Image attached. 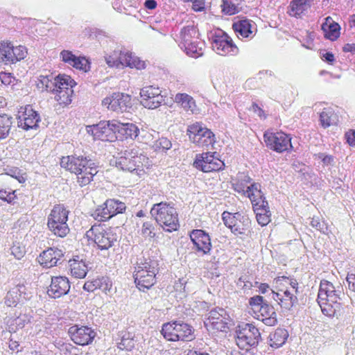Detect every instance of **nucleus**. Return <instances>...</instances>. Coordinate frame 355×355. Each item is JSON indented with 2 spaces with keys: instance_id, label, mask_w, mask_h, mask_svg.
<instances>
[{
  "instance_id": "f257e3e1",
  "label": "nucleus",
  "mask_w": 355,
  "mask_h": 355,
  "mask_svg": "<svg viewBox=\"0 0 355 355\" xmlns=\"http://www.w3.org/2000/svg\"><path fill=\"white\" fill-rule=\"evenodd\" d=\"M273 284L275 289L272 291L274 299L282 309L291 310L297 302V281L291 277L278 276L274 279Z\"/></svg>"
},
{
  "instance_id": "f03ea898",
  "label": "nucleus",
  "mask_w": 355,
  "mask_h": 355,
  "mask_svg": "<svg viewBox=\"0 0 355 355\" xmlns=\"http://www.w3.org/2000/svg\"><path fill=\"white\" fill-rule=\"evenodd\" d=\"M115 165L123 171L141 175L149 168L150 164L146 155L139 153L136 149L132 148L122 152L116 158Z\"/></svg>"
},
{
  "instance_id": "7ed1b4c3",
  "label": "nucleus",
  "mask_w": 355,
  "mask_h": 355,
  "mask_svg": "<svg viewBox=\"0 0 355 355\" xmlns=\"http://www.w3.org/2000/svg\"><path fill=\"white\" fill-rule=\"evenodd\" d=\"M89 241L94 243L101 250L112 248L118 240L116 229L105 223H96L86 232Z\"/></svg>"
},
{
  "instance_id": "20e7f679",
  "label": "nucleus",
  "mask_w": 355,
  "mask_h": 355,
  "mask_svg": "<svg viewBox=\"0 0 355 355\" xmlns=\"http://www.w3.org/2000/svg\"><path fill=\"white\" fill-rule=\"evenodd\" d=\"M150 214L156 222L166 232L176 231L179 227L178 212L172 203L161 202L153 205Z\"/></svg>"
},
{
  "instance_id": "39448f33",
  "label": "nucleus",
  "mask_w": 355,
  "mask_h": 355,
  "mask_svg": "<svg viewBox=\"0 0 355 355\" xmlns=\"http://www.w3.org/2000/svg\"><path fill=\"white\" fill-rule=\"evenodd\" d=\"M267 148L277 153H291L294 151L291 134L281 130L268 129L263 135Z\"/></svg>"
},
{
  "instance_id": "423d86ee",
  "label": "nucleus",
  "mask_w": 355,
  "mask_h": 355,
  "mask_svg": "<svg viewBox=\"0 0 355 355\" xmlns=\"http://www.w3.org/2000/svg\"><path fill=\"white\" fill-rule=\"evenodd\" d=\"M161 334L170 342H189L195 339V330L190 324L180 321L163 324Z\"/></svg>"
},
{
  "instance_id": "0eeeda50",
  "label": "nucleus",
  "mask_w": 355,
  "mask_h": 355,
  "mask_svg": "<svg viewBox=\"0 0 355 355\" xmlns=\"http://www.w3.org/2000/svg\"><path fill=\"white\" fill-rule=\"evenodd\" d=\"M69 211L62 204H56L51 209L47 218V227L55 236L64 238L69 233Z\"/></svg>"
},
{
  "instance_id": "6e6552de",
  "label": "nucleus",
  "mask_w": 355,
  "mask_h": 355,
  "mask_svg": "<svg viewBox=\"0 0 355 355\" xmlns=\"http://www.w3.org/2000/svg\"><path fill=\"white\" fill-rule=\"evenodd\" d=\"M222 219L224 225L236 236H248L251 232V220L243 213L225 211L222 214Z\"/></svg>"
},
{
  "instance_id": "1a4fd4ad",
  "label": "nucleus",
  "mask_w": 355,
  "mask_h": 355,
  "mask_svg": "<svg viewBox=\"0 0 355 355\" xmlns=\"http://www.w3.org/2000/svg\"><path fill=\"white\" fill-rule=\"evenodd\" d=\"M157 269L148 262L141 263L135 266L133 277L136 287L145 292L157 282Z\"/></svg>"
},
{
  "instance_id": "9d476101",
  "label": "nucleus",
  "mask_w": 355,
  "mask_h": 355,
  "mask_svg": "<svg viewBox=\"0 0 355 355\" xmlns=\"http://www.w3.org/2000/svg\"><path fill=\"white\" fill-rule=\"evenodd\" d=\"M200 33L194 26H187L181 31L182 46L186 53L194 58H198L203 55V44L199 42Z\"/></svg>"
},
{
  "instance_id": "9b49d317",
  "label": "nucleus",
  "mask_w": 355,
  "mask_h": 355,
  "mask_svg": "<svg viewBox=\"0 0 355 355\" xmlns=\"http://www.w3.org/2000/svg\"><path fill=\"white\" fill-rule=\"evenodd\" d=\"M28 54L26 46H15L9 40L0 41V64L11 65L24 60Z\"/></svg>"
},
{
  "instance_id": "f8f14e48",
  "label": "nucleus",
  "mask_w": 355,
  "mask_h": 355,
  "mask_svg": "<svg viewBox=\"0 0 355 355\" xmlns=\"http://www.w3.org/2000/svg\"><path fill=\"white\" fill-rule=\"evenodd\" d=\"M187 135L189 140L200 148H207L216 142L213 132L198 122L188 126Z\"/></svg>"
},
{
  "instance_id": "ddd939ff",
  "label": "nucleus",
  "mask_w": 355,
  "mask_h": 355,
  "mask_svg": "<svg viewBox=\"0 0 355 355\" xmlns=\"http://www.w3.org/2000/svg\"><path fill=\"white\" fill-rule=\"evenodd\" d=\"M105 60L107 64L112 67H118L122 65L139 70L146 68L145 62L140 60L138 57L135 56L129 51L115 50L111 54L105 57Z\"/></svg>"
},
{
  "instance_id": "4468645a",
  "label": "nucleus",
  "mask_w": 355,
  "mask_h": 355,
  "mask_svg": "<svg viewBox=\"0 0 355 355\" xmlns=\"http://www.w3.org/2000/svg\"><path fill=\"white\" fill-rule=\"evenodd\" d=\"M105 60L107 64L112 67H118L122 65L139 70L146 68L145 62L140 60L138 57L135 56L129 51L115 50L111 54L105 57Z\"/></svg>"
},
{
  "instance_id": "2eb2a0df",
  "label": "nucleus",
  "mask_w": 355,
  "mask_h": 355,
  "mask_svg": "<svg viewBox=\"0 0 355 355\" xmlns=\"http://www.w3.org/2000/svg\"><path fill=\"white\" fill-rule=\"evenodd\" d=\"M115 128V119L103 120L96 124L87 125L86 131L94 140L112 142L117 139Z\"/></svg>"
},
{
  "instance_id": "dca6fc26",
  "label": "nucleus",
  "mask_w": 355,
  "mask_h": 355,
  "mask_svg": "<svg viewBox=\"0 0 355 355\" xmlns=\"http://www.w3.org/2000/svg\"><path fill=\"white\" fill-rule=\"evenodd\" d=\"M125 209L124 202L110 198L96 208L93 216L99 222H105L119 214H122Z\"/></svg>"
},
{
  "instance_id": "f3484780",
  "label": "nucleus",
  "mask_w": 355,
  "mask_h": 355,
  "mask_svg": "<svg viewBox=\"0 0 355 355\" xmlns=\"http://www.w3.org/2000/svg\"><path fill=\"white\" fill-rule=\"evenodd\" d=\"M193 166L204 173H211L223 170L225 164L216 152H206L196 155Z\"/></svg>"
},
{
  "instance_id": "a211bd4d",
  "label": "nucleus",
  "mask_w": 355,
  "mask_h": 355,
  "mask_svg": "<svg viewBox=\"0 0 355 355\" xmlns=\"http://www.w3.org/2000/svg\"><path fill=\"white\" fill-rule=\"evenodd\" d=\"M260 338L259 329L252 324H246L245 328L239 332L236 342L241 349L250 351L252 347L258 345Z\"/></svg>"
},
{
  "instance_id": "6ab92c4d",
  "label": "nucleus",
  "mask_w": 355,
  "mask_h": 355,
  "mask_svg": "<svg viewBox=\"0 0 355 355\" xmlns=\"http://www.w3.org/2000/svg\"><path fill=\"white\" fill-rule=\"evenodd\" d=\"M131 96L123 92H114L102 100V105L107 110L123 112L131 107Z\"/></svg>"
},
{
  "instance_id": "aec40b11",
  "label": "nucleus",
  "mask_w": 355,
  "mask_h": 355,
  "mask_svg": "<svg viewBox=\"0 0 355 355\" xmlns=\"http://www.w3.org/2000/svg\"><path fill=\"white\" fill-rule=\"evenodd\" d=\"M212 47L221 55H235L239 53V48L232 39L225 33H216L212 39Z\"/></svg>"
},
{
  "instance_id": "412c9836",
  "label": "nucleus",
  "mask_w": 355,
  "mask_h": 355,
  "mask_svg": "<svg viewBox=\"0 0 355 355\" xmlns=\"http://www.w3.org/2000/svg\"><path fill=\"white\" fill-rule=\"evenodd\" d=\"M230 322V317L223 309H214L209 312L205 326L214 332H226L229 329Z\"/></svg>"
},
{
  "instance_id": "4be33fe9",
  "label": "nucleus",
  "mask_w": 355,
  "mask_h": 355,
  "mask_svg": "<svg viewBox=\"0 0 355 355\" xmlns=\"http://www.w3.org/2000/svg\"><path fill=\"white\" fill-rule=\"evenodd\" d=\"M333 284L327 281L322 280L318 295V303L324 315L331 317L333 315Z\"/></svg>"
},
{
  "instance_id": "5701e85b",
  "label": "nucleus",
  "mask_w": 355,
  "mask_h": 355,
  "mask_svg": "<svg viewBox=\"0 0 355 355\" xmlns=\"http://www.w3.org/2000/svg\"><path fill=\"white\" fill-rule=\"evenodd\" d=\"M19 126L28 130L36 128L40 121V114L30 105L21 107L17 115Z\"/></svg>"
},
{
  "instance_id": "b1692460",
  "label": "nucleus",
  "mask_w": 355,
  "mask_h": 355,
  "mask_svg": "<svg viewBox=\"0 0 355 355\" xmlns=\"http://www.w3.org/2000/svg\"><path fill=\"white\" fill-rule=\"evenodd\" d=\"M71 340L78 345H88L91 344L96 337V332L87 326H72L69 329Z\"/></svg>"
},
{
  "instance_id": "393cba45",
  "label": "nucleus",
  "mask_w": 355,
  "mask_h": 355,
  "mask_svg": "<svg viewBox=\"0 0 355 355\" xmlns=\"http://www.w3.org/2000/svg\"><path fill=\"white\" fill-rule=\"evenodd\" d=\"M163 101V96L161 95V90L157 87L146 86L140 92V102L148 109L158 107Z\"/></svg>"
},
{
  "instance_id": "a878e982",
  "label": "nucleus",
  "mask_w": 355,
  "mask_h": 355,
  "mask_svg": "<svg viewBox=\"0 0 355 355\" xmlns=\"http://www.w3.org/2000/svg\"><path fill=\"white\" fill-rule=\"evenodd\" d=\"M191 241L196 250L202 254H209L211 250V242L209 235L202 230H193L189 233Z\"/></svg>"
},
{
  "instance_id": "bb28decb",
  "label": "nucleus",
  "mask_w": 355,
  "mask_h": 355,
  "mask_svg": "<svg viewBox=\"0 0 355 355\" xmlns=\"http://www.w3.org/2000/svg\"><path fill=\"white\" fill-rule=\"evenodd\" d=\"M92 162L87 157L83 155H71L63 156L60 159V166L71 173H77L81 168L85 167Z\"/></svg>"
},
{
  "instance_id": "cd10ccee",
  "label": "nucleus",
  "mask_w": 355,
  "mask_h": 355,
  "mask_svg": "<svg viewBox=\"0 0 355 355\" xmlns=\"http://www.w3.org/2000/svg\"><path fill=\"white\" fill-rule=\"evenodd\" d=\"M27 300L26 288L24 284L19 283L8 291L4 297V302L8 306L15 307Z\"/></svg>"
},
{
  "instance_id": "c85d7f7f",
  "label": "nucleus",
  "mask_w": 355,
  "mask_h": 355,
  "mask_svg": "<svg viewBox=\"0 0 355 355\" xmlns=\"http://www.w3.org/2000/svg\"><path fill=\"white\" fill-rule=\"evenodd\" d=\"M62 257L63 253L61 250L57 248H49L40 253L38 262L43 268H51L57 266Z\"/></svg>"
},
{
  "instance_id": "c756f323",
  "label": "nucleus",
  "mask_w": 355,
  "mask_h": 355,
  "mask_svg": "<svg viewBox=\"0 0 355 355\" xmlns=\"http://www.w3.org/2000/svg\"><path fill=\"white\" fill-rule=\"evenodd\" d=\"M70 288L69 279L66 277L58 276L51 279L48 289V295L53 298H58L67 294Z\"/></svg>"
},
{
  "instance_id": "7c9ffc66",
  "label": "nucleus",
  "mask_w": 355,
  "mask_h": 355,
  "mask_svg": "<svg viewBox=\"0 0 355 355\" xmlns=\"http://www.w3.org/2000/svg\"><path fill=\"white\" fill-rule=\"evenodd\" d=\"M115 135L121 140L135 139L139 132L138 127L132 123H121L115 119Z\"/></svg>"
},
{
  "instance_id": "2f4dec72",
  "label": "nucleus",
  "mask_w": 355,
  "mask_h": 355,
  "mask_svg": "<svg viewBox=\"0 0 355 355\" xmlns=\"http://www.w3.org/2000/svg\"><path fill=\"white\" fill-rule=\"evenodd\" d=\"M254 318L261 320L268 326H275L277 323V313L273 306L263 304L253 313Z\"/></svg>"
},
{
  "instance_id": "473e14b6",
  "label": "nucleus",
  "mask_w": 355,
  "mask_h": 355,
  "mask_svg": "<svg viewBox=\"0 0 355 355\" xmlns=\"http://www.w3.org/2000/svg\"><path fill=\"white\" fill-rule=\"evenodd\" d=\"M112 288V283L108 277H97L85 282L83 289L87 292H94L99 289L105 294L110 293Z\"/></svg>"
},
{
  "instance_id": "72a5a7b5",
  "label": "nucleus",
  "mask_w": 355,
  "mask_h": 355,
  "mask_svg": "<svg viewBox=\"0 0 355 355\" xmlns=\"http://www.w3.org/2000/svg\"><path fill=\"white\" fill-rule=\"evenodd\" d=\"M315 0H291L288 8L287 14L295 18H300L313 3Z\"/></svg>"
},
{
  "instance_id": "f704fd0d",
  "label": "nucleus",
  "mask_w": 355,
  "mask_h": 355,
  "mask_svg": "<svg viewBox=\"0 0 355 355\" xmlns=\"http://www.w3.org/2000/svg\"><path fill=\"white\" fill-rule=\"evenodd\" d=\"M174 102L187 114H193L198 111L195 99L187 93L176 94Z\"/></svg>"
},
{
  "instance_id": "c9c22d12",
  "label": "nucleus",
  "mask_w": 355,
  "mask_h": 355,
  "mask_svg": "<svg viewBox=\"0 0 355 355\" xmlns=\"http://www.w3.org/2000/svg\"><path fill=\"white\" fill-rule=\"evenodd\" d=\"M248 189V191H247V193L245 196L250 199L252 208L260 207L263 205H267V203H268L261 189L260 184L253 182L250 184Z\"/></svg>"
},
{
  "instance_id": "e433bc0d",
  "label": "nucleus",
  "mask_w": 355,
  "mask_h": 355,
  "mask_svg": "<svg viewBox=\"0 0 355 355\" xmlns=\"http://www.w3.org/2000/svg\"><path fill=\"white\" fill-rule=\"evenodd\" d=\"M97 173L96 166L92 161L90 162L85 167L83 168V169L81 168L77 173H75L77 183L80 187L89 184Z\"/></svg>"
},
{
  "instance_id": "4c0bfd02",
  "label": "nucleus",
  "mask_w": 355,
  "mask_h": 355,
  "mask_svg": "<svg viewBox=\"0 0 355 355\" xmlns=\"http://www.w3.org/2000/svg\"><path fill=\"white\" fill-rule=\"evenodd\" d=\"M76 85V81L66 74H58L54 78V86L52 93L66 89H71Z\"/></svg>"
},
{
  "instance_id": "58836bf2",
  "label": "nucleus",
  "mask_w": 355,
  "mask_h": 355,
  "mask_svg": "<svg viewBox=\"0 0 355 355\" xmlns=\"http://www.w3.org/2000/svg\"><path fill=\"white\" fill-rule=\"evenodd\" d=\"M252 21L248 19H241L235 21L232 28L238 36L250 37L253 33Z\"/></svg>"
},
{
  "instance_id": "ea45409f",
  "label": "nucleus",
  "mask_w": 355,
  "mask_h": 355,
  "mask_svg": "<svg viewBox=\"0 0 355 355\" xmlns=\"http://www.w3.org/2000/svg\"><path fill=\"white\" fill-rule=\"evenodd\" d=\"M69 266L72 276L76 278H84L87 273V264L83 260L79 259L78 257L70 259Z\"/></svg>"
},
{
  "instance_id": "a19ab883",
  "label": "nucleus",
  "mask_w": 355,
  "mask_h": 355,
  "mask_svg": "<svg viewBox=\"0 0 355 355\" xmlns=\"http://www.w3.org/2000/svg\"><path fill=\"white\" fill-rule=\"evenodd\" d=\"M252 179L246 174H239L232 183L233 189L242 196H245Z\"/></svg>"
},
{
  "instance_id": "79ce46f5",
  "label": "nucleus",
  "mask_w": 355,
  "mask_h": 355,
  "mask_svg": "<svg viewBox=\"0 0 355 355\" xmlns=\"http://www.w3.org/2000/svg\"><path fill=\"white\" fill-rule=\"evenodd\" d=\"M253 211L256 214L257 220L260 225L266 226L270 222L271 213L268 203L254 207L253 208Z\"/></svg>"
},
{
  "instance_id": "37998d69",
  "label": "nucleus",
  "mask_w": 355,
  "mask_h": 355,
  "mask_svg": "<svg viewBox=\"0 0 355 355\" xmlns=\"http://www.w3.org/2000/svg\"><path fill=\"white\" fill-rule=\"evenodd\" d=\"M288 336L287 331L278 328L270 335V345L272 347L278 348L282 346Z\"/></svg>"
},
{
  "instance_id": "c03bdc74",
  "label": "nucleus",
  "mask_w": 355,
  "mask_h": 355,
  "mask_svg": "<svg viewBox=\"0 0 355 355\" xmlns=\"http://www.w3.org/2000/svg\"><path fill=\"white\" fill-rule=\"evenodd\" d=\"M52 94L54 95V100L58 104L60 107H64L70 105L72 102L73 89H64V91L53 92Z\"/></svg>"
},
{
  "instance_id": "a18cd8bd",
  "label": "nucleus",
  "mask_w": 355,
  "mask_h": 355,
  "mask_svg": "<svg viewBox=\"0 0 355 355\" xmlns=\"http://www.w3.org/2000/svg\"><path fill=\"white\" fill-rule=\"evenodd\" d=\"M12 125V117L6 114H0V140L7 138Z\"/></svg>"
},
{
  "instance_id": "49530a36",
  "label": "nucleus",
  "mask_w": 355,
  "mask_h": 355,
  "mask_svg": "<svg viewBox=\"0 0 355 355\" xmlns=\"http://www.w3.org/2000/svg\"><path fill=\"white\" fill-rule=\"evenodd\" d=\"M239 4V0H222V11L225 15H235L240 10Z\"/></svg>"
},
{
  "instance_id": "de8ad7c7",
  "label": "nucleus",
  "mask_w": 355,
  "mask_h": 355,
  "mask_svg": "<svg viewBox=\"0 0 355 355\" xmlns=\"http://www.w3.org/2000/svg\"><path fill=\"white\" fill-rule=\"evenodd\" d=\"M17 190L10 187L0 189V200L9 204L15 203L17 199Z\"/></svg>"
},
{
  "instance_id": "09e8293b",
  "label": "nucleus",
  "mask_w": 355,
  "mask_h": 355,
  "mask_svg": "<svg viewBox=\"0 0 355 355\" xmlns=\"http://www.w3.org/2000/svg\"><path fill=\"white\" fill-rule=\"evenodd\" d=\"M54 86V78L50 79L47 76H40L37 82V87L42 91L52 93Z\"/></svg>"
},
{
  "instance_id": "8fccbe9b",
  "label": "nucleus",
  "mask_w": 355,
  "mask_h": 355,
  "mask_svg": "<svg viewBox=\"0 0 355 355\" xmlns=\"http://www.w3.org/2000/svg\"><path fill=\"white\" fill-rule=\"evenodd\" d=\"M71 67L84 72L89 71L91 68L89 60L85 56H76Z\"/></svg>"
},
{
  "instance_id": "3c124183",
  "label": "nucleus",
  "mask_w": 355,
  "mask_h": 355,
  "mask_svg": "<svg viewBox=\"0 0 355 355\" xmlns=\"http://www.w3.org/2000/svg\"><path fill=\"white\" fill-rule=\"evenodd\" d=\"M172 144L169 139L166 137H161L154 142L153 146L154 150L157 152H164L171 148Z\"/></svg>"
},
{
  "instance_id": "603ef678",
  "label": "nucleus",
  "mask_w": 355,
  "mask_h": 355,
  "mask_svg": "<svg viewBox=\"0 0 355 355\" xmlns=\"http://www.w3.org/2000/svg\"><path fill=\"white\" fill-rule=\"evenodd\" d=\"M322 30L326 38L333 40V19L331 17L325 18V21L322 24Z\"/></svg>"
},
{
  "instance_id": "864d4df0",
  "label": "nucleus",
  "mask_w": 355,
  "mask_h": 355,
  "mask_svg": "<svg viewBox=\"0 0 355 355\" xmlns=\"http://www.w3.org/2000/svg\"><path fill=\"white\" fill-rule=\"evenodd\" d=\"M10 250L11 254L17 259H21L26 254L25 246L19 242L14 243Z\"/></svg>"
},
{
  "instance_id": "5fc2aeb1",
  "label": "nucleus",
  "mask_w": 355,
  "mask_h": 355,
  "mask_svg": "<svg viewBox=\"0 0 355 355\" xmlns=\"http://www.w3.org/2000/svg\"><path fill=\"white\" fill-rule=\"evenodd\" d=\"M76 56L72 51L69 50H62L60 53V60L70 66H72Z\"/></svg>"
},
{
  "instance_id": "6e6d98bb",
  "label": "nucleus",
  "mask_w": 355,
  "mask_h": 355,
  "mask_svg": "<svg viewBox=\"0 0 355 355\" xmlns=\"http://www.w3.org/2000/svg\"><path fill=\"white\" fill-rule=\"evenodd\" d=\"M331 112L330 109H324L320 115V123L322 127L327 128L331 124Z\"/></svg>"
},
{
  "instance_id": "4d7b16f0",
  "label": "nucleus",
  "mask_w": 355,
  "mask_h": 355,
  "mask_svg": "<svg viewBox=\"0 0 355 355\" xmlns=\"http://www.w3.org/2000/svg\"><path fill=\"white\" fill-rule=\"evenodd\" d=\"M263 297L260 295H255L249 300V304L252 314L256 312L263 304Z\"/></svg>"
},
{
  "instance_id": "13d9d810",
  "label": "nucleus",
  "mask_w": 355,
  "mask_h": 355,
  "mask_svg": "<svg viewBox=\"0 0 355 355\" xmlns=\"http://www.w3.org/2000/svg\"><path fill=\"white\" fill-rule=\"evenodd\" d=\"M154 226L150 222H145L143 223L141 228V234L145 238H153L155 236L154 232Z\"/></svg>"
},
{
  "instance_id": "bf43d9fd",
  "label": "nucleus",
  "mask_w": 355,
  "mask_h": 355,
  "mask_svg": "<svg viewBox=\"0 0 355 355\" xmlns=\"http://www.w3.org/2000/svg\"><path fill=\"white\" fill-rule=\"evenodd\" d=\"M135 347V340L132 338L123 337L119 343V348L123 350L130 351Z\"/></svg>"
},
{
  "instance_id": "052dcab7",
  "label": "nucleus",
  "mask_w": 355,
  "mask_h": 355,
  "mask_svg": "<svg viewBox=\"0 0 355 355\" xmlns=\"http://www.w3.org/2000/svg\"><path fill=\"white\" fill-rule=\"evenodd\" d=\"M0 80L2 84L5 85H9L14 82L15 78L11 73L2 71L0 73Z\"/></svg>"
},
{
  "instance_id": "680f3d73",
  "label": "nucleus",
  "mask_w": 355,
  "mask_h": 355,
  "mask_svg": "<svg viewBox=\"0 0 355 355\" xmlns=\"http://www.w3.org/2000/svg\"><path fill=\"white\" fill-rule=\"evenodd\" d=\"M251 110L260 119H266L267 118V115L266 114L264 110L256 103H253L252 104Z\"/></svg>"
},
{
  "instance_id": "e2e57ef3",
  "label": "nucleus",
  "mask_w": 355,
  "mask_h": 355,
  "mask_svg": "<svg viewBox=\"0 0 355 355\" xmlns=\"http://www.w3.org/2000/svg\"><path fill=\"white\" fill-rule=\"evenodd\" d=\"M347 144L355 148V130L350 129L345 135Z\"/></svg>"
},
{
  "instance_id": "0e129e2a",
  "label": "nucleus",
  "mask_w": 355,
  "mask_h": 355,
  "mask_svg": "<svg viewBox=\"0 0 355 355\" xmlns=\"http://www.w3.org/2000/svg\"><path fill=\"white\" fill-rule=\"evenodd\" d=\"M62 350L65 351L66 355H78V348L70 343H66L62 345Z\"/></svg>"
},
{
  "instance_id": "69168bd1",
  "label": "nucleus",
  "mask_w": 355,
  "mask_h": 355,
  "mask_svg": "<svg viewBox=\"0 0 355 355\" xmlns=\"http://www.w3.org/2000/svg\"><path fill=\"white\" fill-rule=\"evenodd\" d=\"M187 281L185 278H180L174 284V288L178 292H184Z\"/></svg>"
},
{
  "instance_id": "338daca9",
  "label": "nucleus",
  "mask_w": 355,
  "mask_h": 355,
  "mask_svg": "<svg viewBox=\"0 0 355 355\" xmlns=\"http://www.w3.org/2000/svg\"><path fill=\"white\" fill-rule=\"evenodd\" d=\"M191 3L192 9L196 12H202L205 8L204 0H193Z\"/></svg>"
},
{
  "instance_id": "774afa93",
  "label": "nucleus",
  "mask_w": 355,
  "mask_h": 355,
  "mask_svg": "<svg viewBox=\"0 0 355 355\" xmlns=\"http://www.w3.org/2000/svg\"><path fill=\"white\" fill-rule=\"evenodd\" d=\"M346 280L349 290L355 293V273H348Z\"/></svg>"
}]
</instances>
